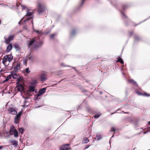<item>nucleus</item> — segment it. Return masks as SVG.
<instances>
[{
	"label": "nucleus",
	"instance_id": "obj_16",
	"mask_svg": "<svg viewBox=\"0 0 150 150\" xmlns=\"http://www.w3.org/2000/svg\"><path fill=\"white\" fill-rule=\"evenodd\" d=\"M128 82L129 83H131L133 85H135L136 86L137 85L136 82L132 79H129L128 81Z\"/></svg>",
	"mask_w": 150,
	"mask_h": 150
},
{
	"label": "nucleus",
	"instance_id": "obj_2",
	"mask_svg": "<svg viewBox=\"0 0 150 150\" xmlns=\"http://www.w3.org/2000/svg\"><path fill=\"white\" fill-rule=\"evenodd\" d=\"M46 10V7L44 4L38 3V14L41 15Z\"/></svg>",
	"mask_w": 150,
	"mask_h": 150
},
{
	"label": "nucleus",
	"instance_id": "obj_31",
	"mask_svg": "<svg viewBox=\"0 0 150 150\" xmlns=\"http://www.w3.org/2000/svg\"><path fill=\"white\" fill-rule=\"evenodd\" d=\"M128 7L127 5H123L122 6V8L123 9H125Z\"/></svg>",
	"mask_w": 150,
	"mask_h": 150
},
{
	"label": "nucleus",
	"instance_id": "obj_36",
	"mask_svg": "<svg viewBox=\"0 0 150 150\" xmlns=\"http://www.w3.org/2000/svg\"><path fill=\"white\" fill-rule=\"evenodd\" d=\"M134 38L135 40H138L139 39V37L137 36H135L134 37Z\"/></svg>",
	"mask_w": 150,
	"mask_h": 150
},
{
	"label": "nucleus",
	"instance_id": "obj_53",
	"mask_svg": "<svg viewBox=\"0 0 150 150\" xmlns=\"http://www.w3.org/2000/svg\"><path fill=\"white\" fill-rule=\"evenodd\" d=\"M40 107V106H38V107Z\"/></svg>",
	"mask_w": 150,
	"mask_h": 150
},
{
	"label": "nucleus",
	"instance_id": "obj_8",
	"mask_svg": "<svg viewBox=\"0 0 150 150\" xmlns=\"http://www.w3.org/2000/svg\"><path fill=\"white\" fill-rule=\"evenodd\" d=\"M8 111L9 112V113L11 114L12 115H16L17 114V111L15 108L12 107H10L8 108Z\"/></svg>",
	"mask_w": 150,
	"mask_h": 150
},
{
	"label": "nucleus",
	"instance_id": "obj_23",
	"mask_svg": "<svg viewBox=\"0 0 150 150\" xmlns=\"http://www.w3.org/2000/svg\"><path fill=\"white\" fill-rule=\"evenodd\" d=\"M10 142L13 144V145L15 146H16L18 144L16 140H13L11 141Z\"/></svg>",
	"mask_w": 150,
	"mask_h": 150
},
{
	"label": "nucleus",
	"instance_id": "obj_15",
	"mask_svg": "<svg viewBox=\"0 0 150 150\" xmlns=\"http://www.w3.org/2000/svg\"><path fill=\"white\" fill-rule=\"evenodd\" d=\"M15 130H16V129H15V127L13 125H11V127L10 129V134H11L13 132H14Z\"/></svg>",
	"mask_w": 150,
	"mask_h": 150
},
{
	"label": "nucleus",
	"instance_id": "obj_12",
	"mask_svg": "<svg viewBox=\"0 0 150 150\" xmlns=\"http://www.w3.org/2000/svg\"><path fill=\"white\" fill-rule=\"evenodd\" d=\"M11 74L12 76V77L14 79L17 78L18 81H20L22 80L21 79V78H18V76L16 73H12Z\"/></svg>",
	"mask_w": 150,
	"mask_h": 150
},
{
	"label": "nucleus",
	"instance_id": "obj_17",
	"mask_svg": "<svg viewBox=\"0 0 150 150\" xmlns=\"http://www.w3.org/2000/svg\"><path fill=\"white\" fill-rule=\"evenodd\" d=\"M12 47V44H10L7 47L6 50V52H9L11 50Z\"/></svg>",
	"mask_w": 150,
	"mask_h": 150
},
{
	"label": "nucleus",
	"instance_id": "obj_10",
	"mask_svg": "<svg viewBox=\"0 0 150 150\" xmlns=\"http://www.w3.org/2000/svg\"><path fill=\"white\" fill-rule=\"evenodd\" d=\"M136 93L139 95L142 96L146 97H149L150 96V94H148L146 92L141 93L139 91H137L136 92Z\"/></svg>",
	"mask_w": 150,
	"mask_h": 150
},
{
	"label": "nucleus",
	"instance_id": "obj_4",
	"mask_svg": "<svg viewBox=\"0 0 150 150\" xmlns=\"http://www.w3.org/2000/svg\"><path fill=\"white\" fill-rule=\"evenodd\" d=\"M33 14V13L31 12H29V11H28L27 12V13L25 15L23 18L21 20V21L24 18L26 19H25L24 20V22H25L26 21L28 20H29L30 18H31L32 17H31V16Z\"/></svg>",
	"mask_w": 150,
	"mask_h": 150
},
{
	"label": "nucleus",
	"instance_id": "obj_32",
	"mask_svg": "<svg viewBox=\"0 0 150 150\" xmlns=\"http://www.w3.org/2000/svg\"><path fill=\"white\" fill-rule=\"evenodd\" d=\"M76 30H73L71 32V35H74L76 33Z\"/></svg>",
	"mask_w": 150,
	"mask_h": 150
},
{
	"label": "nucleus",
	"instance_id": "obj_45",
	"mask_svg": "<svg viewBox=\"0 0 150 150\" xmlns=\"http://www.w3.org/2000/svg\"><path fill=\"white\" fill-rule=\"evenodd\" d=\"M123 112L125 113H129V112H125L124 111H123Z\"/></svg>",
	"mask_w": 150,
	"mask_h": 150
},
{
	"label": "nucleus",
	"instance_id": "obj_52",
	"mask_svg": "<svg viewBox=\"0 0 150 150\" xmlns=\"http://www.w3.org/2000/svg\"><path fill=\"white\" fill-rule=\"evenodd\" d=\"M137 25H135V26H136Z\"/></svg>",
	"mask_w": 150,
	"mask_h": 150
},
{
	"label": "nucleus",
	"instance_id": "obj_14",
	"mask_svg": "<svg viewBox=\"0 0 150 150\" xmlns=\"http://www.w3.org/2000/svg\"><path fill=\"white\" fill-rule=\"evenodd\" d=\"M17 87L18 90L19 91H21L23 90V87L22 84H20L18 85Z\"/></svg>",
	"mask_w": 150,
	"mask_h": 150
},
{
	"label": "nucleus",
	"instance_id": "obj_7",
	"mask_svg": "<svg viewBox=\"0 0 150 150\" xmlns=\"http://www.w3.org/2000/svg\"><path fill=\"white\" fill-rule=\"evenodd\" d=\"M70 145L69 144H66L61 146L59 150H68Z\"/></svg>",
	"mask_w": 150,
	"mask_h": 150
},
{
	"label": "nucleus",
	"instance_id": "obj_21",
	"mask_svg": "<svg viewBox=\"0 0 150 150\" xmlns=\"http://www.w3.org/2000/svg\"><path fill=\"white\" fill-rule=\"evenodd\" d=\"M11 79V75H9L3 81V83H4L6 82L7 81Z\"/></svg>",
	"mask_w": 150,
	"mask_h": 150
},
{
	"label": "nucleus",
	"instance_id": "obj_40",
	"mask_svg": "<svg viewBox=\"0 0 150 150\" xmlns=\"http://www.w3.org/2000/svg\"><path fill=\"white\" fill-rule=\"evenodd\" d=\"M27 62V61H26V59H25L24 62V64H25V65H26Z\"/></svg>",
	"mask_w": 150,
	"mask_h": 150
},
{
	"label": "nucleus",
	"instance_id": "obj_11",
	"mask_svg": "<svg viewBox=\"0 0 150 150\" xmlns=\"http://www.w3.org/2000/svg\"><path fill=\"white\" fill-rule=\"evenodd\" d=\"M46 88H43L40 89L38 92V97L44 93L46 91Z\"/></svg>",
	"mask_w": 150,
	"mask_h": 150
},
{
	"label": "nucleus",
	"instance_id": "obj_44",
	"mask_svg": "<svg viewBox=\"0 0 150 150\" xmlns=\"http://www.w3.org/2000/svg\"><path fill=\"white\" fill-rule=\"evenodd\" d=\"M3 147V146H0V149H1Z\"/></svg>",
	"mask_w": 150,
	"mask_h": 150
},
{
	"label": "nucleus",
	"instance_id": "obj_37",
	"mask_svg": "<svg viewBox=\"0 0 150 150\" xmlns=\"http://www.w3.org/2000/svg\"><path fill=\"white\" fill-rule=\"evenodd\" d=\"M82 91L83 92H87V91L85 89H82Z\"/></svg>",
	"mask_w": 150,
	"mask_h": 150
},
{
	"label": "nucleus",
	"instance_id": "obj_38",
	"mask_svg": "<svg viewBox=\"0 0 150 150\" xmlns=\"http://www.w3.org/2000/svg\"><path fill=\"white\" fill-rule=\"evenodd\" d=\"M38 99V94H36L35 95V98L34 99L35 100H36Z\"/></svg>",
	"mask_w": 150,
	"mask_h": 150
},
{
	"label": "nucleus",
	"instance_id": "obj_43",
	"mask_svg": "<svg viewBox=\"0 0 150 150\" xmlns=\"http://www.w3.org/2000/svg\"><path fill=\"white\" fill-rule=\"evenodd\" d=\"M36 83H37L36 81H35V82H33V83L34 84H35Z\"/></svg>",
	"mask_w": 150,
	"mask_h": 150
},
{
	"label": "nucleus",
	"instance_id": "obj_20",
	"mask_svg": "<svg viewBox=\"0 0 150 150\" xmlns=\"http://www.w3.org/2000/svg\"><path fill=\"white\" fill-rule=\"evenodd\" d=\"M13 134L14 137H17L18 136V132L17 130H15L14 132L12 133L11 134V135Z\"/></svg>",
	"mask_w": 150,
	"mask_h": 150
},
{
	"label": "nucleus",
	"instance_id": "obj_34",
	"mask_svg": "<svg viewBox=\"0 0 150 150\" xmlns=\"http://www.w3.org/2000/svg\"><path fill=\"white\" fill-rule=\"evenodd\" d=\"M115 129L114 127H112L110 129V131L111 132H115Z\"/></svg>",
	"mask_w": 150,
	"mask_h": 150
},
{
	"label": "nucleus",
	"instance_id": "obj_25",
	"mask_svg": "<svg viewBox=\"0 0 150 150\" xmlns=\"http://www.w3.org/2000/svg\"><path fill=\"white\" fill-rule=\"evenodd\" d=\"M117 62H119L121 64H123L124 62L122 58H119L117 59Z\"/></svg>",
	"mask_w": 150,
	"mask_h": 150
},
{
	"label": "nucleus",
	"instance_id": "obj_33",
	"mask_svg": "<svg viewBox=\"0 0 150 150\" xmlns=\"http://www.w3.org/2000/svg\"><path fill=\"white\" fill-rule=\"evenodd\" d=\"M43 42L42 41L40 42H38V47L41 46Z\"/></svg>",
	"mask_w": 150,
	"mask_h": 150
},
{
	"label": "nucleus",
	"instance_id": "obj_39",
	"mask_svg": "<svg viewBox=\"0 0 150 150\" xmlns=\"http://www.w3.org/2000/svg\"><path fill=\"white\" fill-rule=\"evenodd\" d=\"M90 146V145H87L86 147L85 148V149H87Z\"/></svg>",
	"mask_w": 150,
	"mask_h": 150
},
{
	"label": "nucleus",
	"instance_id": "obj_48",
	"mask_svg": "<svg viewBox=\"0 0 150 150\" xmlns=\"http://www.w3.org/2000/svg\"><path fill=\"white\" fill-rule=\"evenodd\" d=\"M148 124L150 125V121L148 122Z\"/></svg>",
	"mask_w": 150,
	"mask_h": 150
},
{
	"label": "nucleus",
	"instance_id": "obj_6",
	"mask_svg": "<svg viewBox=\"0 0 150 150\" xmlns=\"http://www.w3.org/2000/svg\"><path fill=\"white\" fill-rule=\"evenodd\" d=\"M22 114V111L20 112L18 114L16 115L15 118V122L16 124H17L19 122V118Z\"/></svg>",
	"mask_w": 150,
	"mask_h": 150
},
{
	"label": "nucleus",
	"instance_id": "obj_42",
	"mask_svg": "<svg viewBox=\"0 0 150 150\" xmlns=\"http://www.w3.org/2000/svg\"><path fill=\"white\" fill-rule=\"evenodd\" d=\"M84 0H83L82 1V3H81V4H82L83 3H84Z\"/></svg>",
	"mask_w": 150,
	"mask_h": 150
},
{
	"label": "nucleus",
	"instance_id": "obj_30",
	"mask_svg": "<svg viewBox=\"0 0 150 150\" xmlns=\"http://www.w3.org/2000/svg\"><path fill=\"white\" fill-rule=\"evenodd\" d=\"M55 35L56 34H52L50 36V38L51 39H53Z\"/></svg>",
	"mask_w": 150,
	"mask_h": 150
},
{
	"label": "nucleus",
	"instance_id": "obj_27",
	"mask_svg": "<svg viewBox=\"0 0 150 150\" xmlns=\"http://www.w3.org/2000/svg\"><path fill=\"white\" fill-rule=\"evenodd\" d=\"M19 131L21 132V133L22 134L23 133V132L24 131V129L21 128H19Z\"/></svg>",
	"mask_w": 150,
	"mask_h": 150
},
{
	"label": "nucleus",
	"instance_id": "obj_22",
	"mask_svg": "<svg viewBox=\"0 0 150 150\" xmlns=\"http://www.w3.org/2000/svg\"><path fill=\"white\" fill-rule=\"evenodd\" d=\"M23 72L24 73H25L26 74H28L30 73V71L29 70V68H26L25 70L23 71Z\"/></svg>",
	"mask_w": 150,
	"mask_h": 150
},
{
	"label": "nucleus",
	"instance_id": "obj_3",
	"mask_svg": "<svg viewBox=\"0 0 150 150\" xmlns=\"http://www.w3.org/2000/svg\"><path fill=\"white\" fill-rule=\"evenodd\" d=\"M13 59V57L10 55H7L4 56V59L2 61L3 64H5V63L7 61L11 62Z\"/></svg>",
	"mask_w": 150,
	"mask_h": 150
},
{
	"label": "nucleus",
	"instance_id": "obj_29",
	"mask_svg": "<svg viewBox=\"0 0 150 150\" xmlns=\"http://www.w3.org/2000/svg\"><path fill=\"white\" fill-rule=\"evenodd\" d=\"M28 103V101H26V100H25L24 102V104L23 105H22V106L23 107H25L26 106H28V105H27L26 104V103Z\"/></svg>",
	"mask_w": 150,
	"mask_h": 150
},
{
	"label": "nucleus",
	"instance_id": "obj_50",
	"mask_svg": "<svg viewBox=\"0 0 150 150\" xmlns=\"http://www.w3.org/2000/svg\"><path fill=\"white\" fill-rule=\"evenodd\" d=\"M37 33H38V30H36V31H35Z\"/></svg>",
	"mask_w": 150,
	"mask_h": 150
},
{
	"label": "nucleus",
	"instance_id": "obj_49",
	"mask_svg": "<svg viewBox=\"0 0 150 150\" xmlns=\"http://www.w3.org/2000/svg\"><path fill=\"white\" fill-rule=\"evenodd\" d=\"M1 20H0V24H1Z\"/></svg>",
	"mask_w": 150,
	"mask_h": 150
},
{
	"label": "nucleus",
	"instance_id": "obj_28",
	"mask_svg": "<svg viewBox=\"0 0 150 150\" xmlns=\"http://www.w3.org/2000/svg\"><path fill=\"white\" fill-rule=\"evenodd\" d=\"M101 114H96L94 116V117H95V118H98L100 115Z\"/></svg>",
	"mask_w": 150,
	"mask_h": 150
},
{
	"label": "nucleus",
	"instance_id": "obj_13",
	"mask_svg": "<svg viewBox=\"0 0 150 150\" xmlns=\"http://www.w3.org/2000/svg\"><path fill=\"white\" fill-rule=\"evenodd\" d=\"M20 63L19 62L17 63L16 66L14 68V70L15 71H18L20 68Z\"/></svg>",
	"mask_w": 150,
	"mask_h": 150
},
{
	"label": "nucleus",
	"instance_id": "obj_26",
	"mask_svg": "<svg viewBox=\"0 0 150 150\" xmlns=\"http://www.w3.org/2000/svg\"><path fill=\"white\" fill-rule=\"evenodd\" d=\"M133 32L132 31H129L128 32V34L129 36L130 37L132 36L133 34Z\"/></svg>",
	"mask_w": 150,
	"mask_h": 150
},
{
	"label": "nucleus",
	"instance_id": "obj_9",
	"mask_svg": "<svg viewBox=\"0 0 150 150\" xmlns=\"http://www.w3.org/2000/svg\"><path fill=\"white\" fill-rule=\"evenodd\" d=\"M40 78L41 81H45L47 79V75L45 73H42L40 76Z\"/></svg>",
	"mask_w": 150,
	"mask_h": 150
},
{
	"label": "nucleus",
	"instance_id": "obj_46",
	"mask_svg": "<svg viewBox=\"0 0 150 150\" xmlns=\"http://www.w3.org/2000/svg\"><path fill=\"white\" fill-rule=\"evenodd\" d=\"M98 139H100V135H99V136H98Z\"/></svg>",
	"mask_w": 150,
	"mask_h": 150
},
{
	"label": "nucleus",
	"instance_id": "obj_24",
	"mask_svg": "<svg viewBox=\"0 0 150 150\" xmlns=\"http://www.w3.org/2000/svg\"><path fill=\"white\" fill-rule=\"evenodd\" d=\"M28 91L30 92H33L35 91L34 87L32 86H30Z\"/></svg>",
	"mask_w": 150,
	"mask_h": 150
},
{
	"label": "nucleus",
	"instance_id": "obj_51",
	"mask_svg": "<svg viewBox=\"0 0 150 150\" xmlns=\"http://www.w3.org/2000/svg\"><path fill=\"white\" fill-rule=\"evenodd\" d=\"M20 22H19V24H20Z\"/></svg>",
	"mask_w": 150,
	"mask_h": 150
},
{
	"label": "nucleus",
	"instance_id": "obj_1",
	"mask_svg": "<svg viewBox=\"0 0 150 150\" xmlns=\"http://www.w3.org/2000/svg\"><path fill=\"white\" fill-rule=\"evenodd\" d=\"M28 48L33 49L36 47L37 46V37H34L28 41Z\"/></svg>",
	"mask_w": 150,
	"mask_h": 150
},
{
	"label": "nucleus",
	"instance_id": "obj_47",
	"mask_svg": "<svg viewBox=\"0 0 150 150\" xmlns=\"http://www.w3.org/2000/svg\"><path fill=\"white\" fill-rule=\"evenodd\" d=\"M38 35L40 33V32H39L38 31Z\"/></svg>",
	"mask_w": 150,
	"mask_h": 150
},
{
	"label": "nucleus",
	"instance_id": "obj_35",
	"mask_svg": "<svg viewBox=\"0 0 150 150\" xmlns=\"http://www.w3.org/2000/svg\"><path fill=\"white\" fill-rule=\"evenodd\" d=\"M21 6L22 7V8L23 9H24L26 8L25 6V5H23L22 4H21Z\"/></svg>",
	"mask_w": 150,
	"mask_h": 150
},
{
	"label": "nucleus",
	"instance_id": "obj_18",
	"mask_svg": "<svg viewBox=\"0 0 150 150\" xmlns=\"http://www.w3.org/2000/svg\"><path fill=\"white\" fill-rule=\"evenodd\" d=\"M34 60L33 57L32 56L29 55L27 56L26 58V61H28V60H30L33 61Z\"/></svg>",
	"mask_w": 150,
	"mask_h": 150
},
{
	"label": "nucleus",
	"instance_id": "obj_5",
	"mask_svg": "<svg viewBox=\"0 0 150 150\" xmlns=\"http://www.w3.org/2000/svg\"><path fill=\"white\" fill-rule=\"evenodd\" d=\"M14 36V35H9L8 37H6V36H5L4 38L5 40V42L7 44H9L10 41L13 39Z\"/></svg>",
	"mask_w": 150,
	"mask_h": 150
},
{
	"label": "nucleus",
	"instance_id": "obj_19",
	"mask_svg": "<svg viewBox=\"0 0 150 150\" xmlns=\"http://www.w3.org/2000/svg\"><path fill=\"white\" fill-rule=\"evenodd\" d=\"M89 142V140L88 138H84L83 139L82 143L83 144H86Z\"/></svg>",
	"mask_w": 150,
	"mask_h": 150
},
{
	"label": "nucleus",
	"instance_id": "obj_41",
	"mask_svg": "<svg viewBox=\"0 0 150 150\" xmlns=\"http://www.w3.org/2000/svg\"><path fill=\"white\" fill-rule=\"evenodd\" d=\"M122 14L126 18H127V16L126 15H125L123 13H122Z\"/></svg>",
	"mask_w": 150,
	"mask_h": 150
}]
</instances>
